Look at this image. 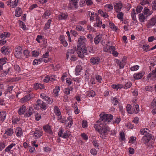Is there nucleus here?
Instances as JSON below:
<instances>
[{"label": "nucleus", "mask_w": 156, "mask_h": 156, "mask_svg": "<svg viewBox=\"0 0 156 156\" xmlns=\"http://www.w3.org/2000/svg\"><path fill=\"white\" fill-rule=\"evenodd\" d=\"M7 59L5 58H2L0 59V64L4 65L6 63Z\"/></svg>", "instance_id": "45"}, {"label": "nucleus", "mask_w": 156, "mask_h": 156, "mask_svg": "<svg viewBox=\"0 0 156 156\" xmlns=\"http://www.w3.org/2000/svg\"><path fill=\"white\" fill-rule=\"evenodd\" d=\"M78 2V0H70L69 5L70 6H69V7L72 8L73 6H75L76 8Z\"/></svg>", "instance_id": "15"}, {"label": "nucleus", "mask_w": 156, "mask_h": 156, "mask_svg": "<svg viewBox=\"0 0 156 156\" xmlns=\"http://www.w3.org/2000/svg\"><path fill=\"white\" fill-rule=\"evenodd\" d=\"M26 107L24 105H22L19 109L18 113L20 115L23 114L25 112L26 110Z\"/></svg>", "instance_id": "27"}, {"label": "nucleus", "mask_w": 156, "mask_h": 156, "mask_svg": "<svg viewBox=\"0 0 156 156\" xmlns=\"http://www.w3.org/2000/svg\"><path fill=\"white\" fill-rule=\"evenodd\" d=\"M10 69L9 68L7 70H3V73H2L1 74V77H3L5 76L8 73Z\"/></svg>", "instance_id": "50"}, {"label": "nucleus", "mask_w": 156, "mask_h": 156, "mask_svg": "<svg viewBox=\"0 0 156 156\" xmlns=\"http://www.w3.org/2000/svg\"><path fill=\"white\" fill-rule=\"evenodd\" d=\"M152 138L151 134H148L147 135H144L142 139V142L144 144H147Z\"/></svg>", "instance_id": "8"}, {"label": "nucleus", "mask_w": 156, "mask_h": 156, "mask_svg": "<svg viewBox=\"0 0 156 156\" xmlns=\"http://www.w3.org/2000/svg\"><path fill=\"white\" fill-rule=\"evenodd\" d=\"M50 12L49 10H47L44 12V14L42 16V17L43 18H47L50 15Z\"/></svg>", "instance_id": "43"}, {"label": "nucleus", "mask_w": 156, "mask_h": 156, "mask_svg": "<svg viewBox=\"0 0 156 156\" xmlns=\"http://www.w3.org/2000/svg\"><path fill=\"white\" fill-rule=\"evenodd\" d=\"M81 70V67L80 66H77L76 68V75L80 74Z\"/></svg>", "instance_id": "39"}, {"label": "nucleus", "mask_w": 156, "mask_h": 156, "mask_svg": "<svg viewBox=\"0 0 156 156\" xmlns=\"http://www.w3.org/2000/svg\"><path fill=\"white\" fill-rule=\"evenodd\" d=\"M149 77H151V76L154 77H156V68L155 69L153 70L152 73H149L148 75Z\"/></svg>", "instance_id": "46"}, {"label": "nucleus", "mask_w": 156, "mask_h": 156, "mask_svg": "<svg viewBox=\"0 0 156 156\" xmlns=\"http://www.w3.org/2000/svg\"><path fill=\"white\" fill-rule=\"evenodd\" d=\"M13 131V129H7L5 130V133L9 136H11L12 135Z\"/></svg>", "instance_id": "37"}, {"label": "nucleus", "mask_w": 156, "mask_h": 156, "mask_svg": "<svg viewBox=\"0 0 156 156\" xmlns=\"http://www.w3.org/2000/svg\"><path fill=\"white\" fill-rule=\"evenodd\" d=\"M150 108L151 109L156 108V101L155 99H154L152 102L151 104Z\"/></svg>", "instance_id": "47"}, {"label": "nucleus", "mask_w": 156, "mask_h": 156, "mask_svg": "<svg viewBox=\"0 0 156 156\" xmlns=\"http://www.w3.org/2000/svg\"><path fill=\"white\" fill-rule=\"evenodd\" d=\"M156 23V17H154L149 20L148 23L147 25V28H151L155 25Z\"/></svg>", "instance_id": "6"}, {"label": "nucleus", "mask_w": 156, "mask_h": 156, "mask_svg": "<svg viewBox=\"0 0 156 156\" xmlns=\"http://www.w3.org/2000/svg\"><path fill=\"white\" fill-rule=\"evenodd\" d=\"M104 7L105 8H108L109 9L108 11L112 10L113 9V5L111 4H106L105 5Z\"/></svg>", "instance_id": "49"}, {"label": "nucleus", "mask_w": 156, "mask_h": 156, "mask_svg": "<svg viewBox=\"0 0 156 156\" xmlns=\"http://www.w3.org/2000/svg\"><path fill=\"white\" fill-rule=\"evenodd\" d=\"M100 121H98L97 122V123L98 124H100V125L98 124H96L94 125V128L96 130H97L99 133V131L100 130L101 128L102 127V126L103 125V122L100 123Z\"/></svg>", "instance_id": "14"}, {"label": "nucleus", "mask_w": 156, "mask_h": 156, "mask_svg": "<svg viewBox=\"0 0 156 156\" xmlns=\"http://www.w3.org/2000/svg\"><path fill=\"white\" fill-rule=\"evenodd\" d=\"M76 28L77 30L80 31H84V29L83 27L79 25L76 26Z\"/></svg>", "instance_id": "53"}, {"label": "nucleus", "mask_w": 156, "mask_h": 156, "mask_svg": "<svg viewBox=\"0 0 156 156\" xmlns=\"http://www.w3.org/2000/svg\"><path fill=\"white\" fill-rule=\"evenodd\" d=\"M44 99L49 104H51L53 102V99L48 96H45L44 98Z\"/></svg>", "instance_id": "38"}, {"label": "nucleus", "mask_w": 156, "mask_h": 156, "mask_svg": "<svg viewBox=\"0 0 156 156\" xmlns=\"http://www.w3.org/2000/svg\"><path fill=\"white\" fill-rule=\"evenodd\" d=\"M122 7V5L121 3H116L114 6V8L116 12H120Z\"/></svg>", "instance_id": "11"}, {"label": "nucleus", "mask_w": 156, "mask_h": 156, "mask_svg": "<svg viewBox=\"0 0 156 156\" xmlns=\"http://www.w3.org/2000/svg\"><path fill=\"white\" fill-rule=\"evenodd\" d=\"M37 105L40 106L41 108L44 110H45L47 108V106L45 103L41 100L39 99L37 101Z\"/></svg>", "instance_id": "9"}, {"label": "nucleus", "mask_w": 156, "mask_h": 156, "mask_svg": "<svg viewBox=\"0 0 156 156\" xmlns=\"http://www.w3.org/2000/svg\"><path fill=\"white\" fill-rule=\"evenodd\" d=\"M139 66L138 65L134 66L130 68L131 70L132 71H136L138 70L139 68Z\"/></svg>", "instance_id": "58"}, {"label": "nucleus", "mask_w": 156, "mask_h": 156, "mask_svg": "<svg viewBox=\"0 0 156 156\" xmlns=\"http://www.w3.org/2000/svg\"><path fill=\"white\" fill-rule=\"evenodd\" d=\"M139 18L140 22H144L145 19V16L143 13H140L139 14Z\"/></svg>", "instance_id": "42"}, {"label": "nucleus", "mask_w": 156, "mask_h": 156, "mask_svg": "<svg viewBox=\"0 0 156 156\" xmlns=\"http://www.w3.org/2000/svg\"><path fill=\"white\" fill-rule=\"evenodd\" d=\"M1 51L3 54L5 55H8L10 52L9 47L7 46H4L2 47Z\"/></svg>", "instance_id": "10"}, {"label": "nucleus", "mask_w": 156, "mask_h": 156, "mask_svg": "<svg viewBox=\"0 0 156 156\" xmlns=\"http://www.w3.org/2000/svg\"><path fill=\"white\" fill-rule=\"evenodd\" d=\"M70 90L69 88H66L65 89L64 93L66 95H68L70 93Z\"/></svg>", "instance_id": "63"}, {"label": "nucleus", "mask_w": 156, "mask_h": 156, "mask_svg": "<svg viewBox=\"0 0 156 156\" xmlns=\"http://www.w3.org/2000/svg\"><path fill=\"white\" fill-rule=\"evenodd\" d=\"M120 139H121L122 140H125V134L124 132H121L120 133Z\"/></svg>", "instance_id": "59"}, {"label": "nucleus", "mask_w": 156, "mask_h": 156, "mask_svg": "<svg viewBox=\"0 0 156 156\" xmlns=\"http://www.w3.org/2000/svg\"><path fill=\"white\" fill-rule=\"evenodd\" d=\"M31 97H30V94L28 95L25 96L23 98H22L20 100V101L22 103H23L28 101L30 100L31 99Z\"/></svg>", "instance_id": "29"}, {"label": "nucleus", "mask_w": 156, "mask_h": 156, "mask_svg": "<svg viewBox=\"0 0 156 156\" xmlns=\"http://www.w3.org/2000/svg\"><path fill=\"white\" fill-rule=\"evenodd\" d=\"M153 12V11H150L149 9L147 7H145L144 9V13L147 16L151 15Z\"/></svg>", "instance_id": "17"}, {"label": "nucleus", "mask_w": 156, "mask_h": 156, "mask_svg": "<svg viewBox=\"0 0 156 156\" xmlns=\"http://www.w3.org/2000/svg\"><path fill=\"white\" fill-rule=\"evenodd\" d=\"M78 48H77V53L79 57L81 58H83L84 57V55H86L89 53H91L93 49L90 47H88L87 48L85 46H83L81 48L79 47L78 46Z\"/></svg>", "instance_id": "1"}, {"label": "nucleus", "mask_w": 156, "mask_h": 156, "mask_svg": "<svg viewBox=\"0 0 156 156\" xmlns=\"http://www.w3.org/2000/svg\"><path fill=\"white\" fill-rule=\"evenodd\" d=\"M51 21V20H48L47 23L45 24V25L44 28L45 29H47L49 28Z\"/></svg>", "instance_id": "52"}, {"label": "nucleus", "mask_w": 156, "mask_h": 156, "mask_svg": "<svg viewBox=\"0 0 156 156\" xmlns=\"http://www.w3.org/2000/svg\"><path fill=\"white\" fill-rule=\"evenodd\" d=\"M86 41V39L83 36H81L78 39V46H79V47L80 46H81L82 45L84 44L85 42ZM78 48V47H77Z\"/></svg>", "instance_id": "12"}, {"label": "nucleus", "mask_w": 156, "mask_h": 156, "mask_svg": "<svg viewBox=\"0 0 156 156\" xmlns=\"http://www.w3.org/2000/svg\"><path fill=\"white\" fill-rule=\"evenodd\" d=\"M95 20L96 22L95 23L94 25V27L100 28L102 27L103 28H105V25L104 24L103 25L102 24V23L98 16H97L96 17Z\"/></svg>", "instance_id": "4"}, {"label": "nucleus", "mask_w": 156, "mask_h": 156, "mask_svg": "<svg viewBox=\"0 0 156 156\" xmlns=\"http://www.w3.org/2000/svg\"><path fill=\"white\" fill-rule=\"evenodd\" d=\"M90 63L93 65H98L100 62V58L98 57H92L90 59Z\"/></svg>", "instance_id": "7"}, {"label": "nucleus", "mask_w": 156, "mask_h": 156, "mask_svg": "<svg viewBox=\"0 0 156 156\" xmlns=\"http://www.w3.org/2000/svg\"><path fill=\"white\" fill-rule=\"evenodd\" d=\"M42 133L43 132L42 130H36L34 132L33 135L35 138H39L42 136Z\"/></svg>", "instance_id": "13"}, {"label": "nucleus", "mask_w": 156, "mask_h": 156, "mask_svg": "<svg viewBox=\"0 0 156 156\" xmlns=\"http://www.w3.org/2000/svg\"><path fill=\"white\" fill-rule=\"evenodd\" d=\"M60 88V87H58L57 88L55 87L53 90V93L55 94V97H56L58 96V93L59 92Z\"/></svg>", "instance_id": "32"}, {"label": "nucleus", "mask_w": 156, "mask_h": 156, "mask_svg": "<svg viewBox=\"0 0 156 156\" xmlns=\"http://www.w3.org/2000/svg\"><path fill=\"white\" fill-rule=\"evenodd\" d=\"M10 35V34L8 32H5L2 34L0 36L1 38L3 39H4L5 38L8 37Z\"/></svg>", "instance_id": "35"}, {"label": "nucleus", "mask_w": 156, "mask_h": 156, "mask_svg": "<svg viewBox=\"0 0 156 156\" xmlns=\"http://www.w3.org/2000/svg\"><path fill=\"white\" fill-rule=\"evenodd\" d=\"M117 12L118 13L117 14V17L118 19L120 20L122 19L123 13L122 12Z\"/></svg>", "instance_id": "51"}, {"label": "nucleus", "mask_w": 156, "mask_h": 156, "mask_svg": "<svg viewBox=\"0 0 156 156\" xmlns=\"http://www.w3.org/2000/svg\"><path fill=\"white\" fill-rule=\"evenodd\" d=\"M143 7L141 5L138 6L136 9V11L138 13L140 12L143 9Z\"/></svg>", "instance_id": "57"}, {"label": "nucleus", "mask_w": 156, "mask_h": 156, "mask_svg": "<svg viewBox=\"0 0 156 156\" xmlns=\"http://www.w3.org/2000/svg\"><path fill=\"white\" fill-rule=\"evenodd\" d=\"M88 94L92 97H94L95 95V92L93 90H90L88 91Z\"/></svg>", "instance_id": "54"}, {"label": "nucleus", "mask_w": 156, "mask_h": 156, "mask_svg": "<svg viewBox=\"0 0 156 156\" xmlns=\"http://www.w3.org/2000/svg\"><path fill=\"white\" fill-rule=\"evenodd\" d=\"M23 54L26 58H28L29 55V52L27 50H25L24 51Z\"/></svg>", "instance_id": "62"}, {"label": "nucleus", "mask_w": 156, "mask_h": 156, "mask_svg": "<svg viewBox=\"0 0 156 156\" xmlns=\"http://www.w3.org/2000/svg\"><path fill=\"white\" fill-rule=\"evenodd\" d=\"M22 55V48L20 46H17L15 48V55L18 58L21 57Z\"/></svg>", "instance_id": "5"}, {"label": "nucleus", "mask_w": 156, "mask_h": 156, "mask_svg": "<svg viewBox=\"0 0 156 156\" xmlns=\"http://www.w3.org/2000/svg\"><path fill=\"white\" fill-rule=\"evenodd\" d=\"M112 102L114 105H116L118 103V101L117 98L115 97H112L111 98Z\"/></svg>", "instance_id": "41"}, {"label": "nucleus", "mask_w": 156, "mask_h": 156, "mask_svg": "<svg viewBox=\"0 0 156 156\" xmlns=\"http://www.w3.org/2000/svg\"><path fill=\"white\" fill-rule=\"evenodd\" d=\"M152 9L153 10H156V1L153 2L152 4Z\"/></svg>", "instance_id": "60"}, {"label": "nucleus", "mask_w": 156, "mask_h": 156, "mask_svg": "<svg viewBox=\"0 0 156 156\" xmlns=\"http://www.w3.org/2000/svg\"><path fill=\"white\" fill-rule=\"evenodd\" d=\"M60 40L61 42V43L64 47L67 46L68 43L65 40V37L63 35H60Z\"/></svg>", "instance_id": "16"}, {"label": "nucleus", "mask_w": 156, "mask_h": 156, "mask_svg": "<svg viewBox=\"0 0 156 156\" xmlns=\"http://www.w3.org/2000/svg\"><path fill=\"white\" fill-rule=\"evenodd\" d=\"M82 126L83 128H85L87 127V121L85 120H83L82 122Z\"/></svg>", "instance_id": "64"}, {"label": "nucleus", "mask_w": 156, "mask_h": 156, "mask_svg": "<svg viewBox=\"0 0 156 156\" xmlns=\"http://www.w3.org/2000/svg\"><path fill=\"white\" fill-rule=\"evenodd\" d=\"M33 110L32 108H29L28 112L25 114V117H28L30 116L33 113Z\"/></svg>", "instance_id": "30"}, {"label": "nucleus", "mask_w": 156, "mask_h": 156, "mask_svg": "<svg viewBox=\"0 0 156 156\" xmlns=\"http://www.w3.org/2000/svg\"><path fill=\"white\" fill-rule=\"evenodd\" d=\"M75 51L74 49H69L67 51V53L66 54V58L67 59H68L70 56H71L73 55H74Z\"/></svg>", "instance_id": "23"}, {"label": "nucleus", "mask_w": 156, "mask_h": 156, "mask_svg": "<svg viewBox=\"0 0 156 156\" xmlns=\"http://www.w3.org/2000/svg\"><path fill=\"white\" fill-rule=\"evenodd\" d=\"M149 130L147 128H144L141 129L140 134L142 135H147L149 134Z\"/></svg>", "instance_id": "25"}, {"label": "nucleus", "mask_w": 156, "mask_h": 156, "mask_svg": "<svg viewBox=\"0 0 156 156\" xmlns=\"http://www.w3.org/2000/svg\"><path fill=\"white\" fill-rule=\"evenodd\" d=\"M68 16L66 13H61L60 15L58 16V18L59 20H65L67 18Z\"/></svg>", "instance_id": "22"}, {"label": "nucleus", "mask_w": 156, "mask_h": 156, "mask_svg": "<svg viewBox=\"0 0 156 156\" xmlns=\"http://www.w3.org/2000/svg\"><path fill=\"white\" fill-rule=\"evenodd\" d=\"M16 135L19 137H20L22 133V130L20 128H18L16 131Z\"/></svg>", "instance_id": "33"}, {"label": "nucleus", "mask_w": 156, "mask_h": 156, "mask_svg": "<svg viewBox=\"0 0 156 156\" xmlns=\"http://www.w3.org/2000/svg\"><path fill=\"white\" fill-rule=\"evenodd\" d=\"M112 115L110 114H104L102 116H100L99 119L101 122H109L113 119Z\"/></svg>", "instance_id": "3"}, {"label": "nucleus", "mask_w": 156, "mask_h": 156, "mask_svg": "<svg viewBox=\"0 0 156 156\" xmlns=\"http://www.w3.org/2000/svg\"><path fill=\"white\" fill-rule=\"evenodd\" d=\"M112 46H109L107 44L104 46L103 48V51L105 52H109L110 53H111V50L112 47Z\"/></svg>", "instance_id": "26"}, {"label": "nucleus", "mask_w": 156, "mask_h": 156, "mask_svg": "<svg viewBox=\"0 0 156 156\" xmlns=\"http://www.w3.org/2000/svg\"><path fill=\"white\" fill-rule=\"evenodd\" d=\"M11 0L10 3H11L10 6L12 8L16 7L18 5V3L19 2V0H15L13 2H11Z\"/></svg>", "instance_id": "36"}, {"label": "nucleus", "mask_w": 156, "mask_h": 156, "mask_svg": "<svg viewBox=\"0 0 156 156\" xmlns=\"http://www.w3.org/2000/svg\"><path fill=\"white\" fill-rule=\"evenodd\" d=\"M70 135V132L68 131H66V132L63 134L62 137L64 138H68Z\"/></svg>", "instance_id": "44"}, {"label": "nucleus", "mask_w": 156, "mask_h": 156, "mask_svg": "<svg viewBox=\"0 0 156 156\" xmlns=\"http://www.w3.org/2000/svg\"><path fill=\"white\" fill-rule=\"evenodd\" d=\"M116 62L118 65H119V67L121 69L123 68L124 67L126 63V62H123L122 61H120L118 60H116Z\"/></svg>", "instance_id": "34"}, {"label": "nucleus", "mask_w": 156, "mask_h": 156, "mask_svg": "<svg viewBox=\"0 0 156 156\" xmlns=\"http://www.w3.org/2000/svg\"><path fill=\"white\" fill-rule=\"evenodd\" d=\"M112 48L111 50V53H112L113 55L115 56H117L118 55V53L116 51H115V48L114 46H113L112 47Z\"/></svg>", "instance_id": "40"}, {"label": "nucleus", "mask_w": 156, "mask_h": 156, "mask_svg": "<svg viewBox=\"0 0 156 156\" xmlns=\"http://www.w3.org/2000/svg\"><path fill=\"white\" fill-rule=\"evenodd\" d=\"M22 11L20 8L18 7L15 10V16L16 17H20L22 14Z\"/></svg>", "instance_id": "19"}, {"label": "nucleus", "mask_w": 156, "mask_h": 156, "mask_svg": "<svg viewBox=\"0 0 156 156\" xmlns=\"http://www.w3.org/2000/svg\"><path fill=\"white\" fill-rule=\"evenodd\" d=\"M132 86V84L130 82L126 83L125 85H124V88L126 89L130 88Z\"/></svg>", "instance_id": "48"}, {"label": "nucleus", "mask_w": 156, "mask_h": 156, "mask_svg": "<svg viewBox=\"0 0 156 156\" xmlns=\"http://www.w3.org/2000/svg\"><path fill=\"white\" fill-rule=\"evenodd\" d=\"M34 88L36 90L39 89H42L44 88V86L43 84H41L37 83L34 85Z\"/></svg>", "instance_id": "31"}, {"label": "nucleus", "mask_w": 156, "mask_h": 156, "mask_svg": "<svg viewBox=\"0 0 156 156\" xmlns=\"http://www.w3.org/2000/svg\"><path fill=\"white\" fill-rule=\"evenodd\" d=\"M87 30H88L90 31H91L92 32H94L96 31L95 30L94 28L92 27L89 25H88L87 26Z\"/></svg>", "instance_id": "55"}, {"label": "nucleus", "mask_w": 156, "mask_h": 156, "mask_svg": "<svg viewBox=\"0 0 156 156\" xmlns=\"http://www.w3.org/2000/svg\"><path fill=\"white\" fill-rule=\"evenodd\" d=\"M102 37L101 34H99L97 35L94 38V41L96 44H97L99 43L101 40Z\"/></svg>", "instance_id": "21"}, {"label": "nucleus", "mask_w": 156, "mask_h": 156, "mask_svg": "<svg viewBox=\"0 0 156 156\" xmlns=\"http://www.w3.org/2000/svg\"><path fill=\"white\" fill-rule=\"evenodd\" d=\"M131 108V106L130 105H128L126 107V110L129 113L131 114L132 112L130 111Z\"/></svg>", "instance_id": "61"}, {"label": "nucleus", "mask_w": 156, "mask_h": 156, "mask_svg": "<svg viewBox=\"0 0 156 156\" xmlns=\"http://www.w3.org/2000/svg\"><path fill=\"white\" fill-rule=\"evenodd\" d=\"M6 115V112L5 111L0 112V116L1 121H3L5 120Z\"/></svg>", "instance_id": "28"}, {"label": "nucleus", "mask_w": 156, "mask_h": 156, "mask_svg": "<svg viewBox=\"0 0 156 156\" xmlns=\"http://www.w3.org/2000/svg\"><path fill=\"white\" fill-rule=\"evenodd\" d=\"M133 110L134 113L137 114L139 112V105L136 103L134 104L133 108Z\"/></svg>", "instance_id": "20"}, {"label": "nucleus", "mask_w": 156, "mask_h": 156, "mask_svg": "<svg viewBox=\"0 0 156 156\" xmlns=\"http://www.w3.org/2000/svg\"><path fill=\"white\" fill-rule=\"evenodd\" d=\"M54 110V113L56 115L58 116L60 115L61 112L60 111L59 109L57 106H55Z\"/></svg>", "instance_id": "24"}, {"label": "nucleus", "mask_w": 156, "mask_h": 156, "mask_svg": "<svg viewBox=\"0 0 156 156\" xmlns=\"http://www.w3.org/2000/svg\"><path fill=\"white\" fill-rule=\"evenodd\" d=\"M32 54L33 56L36 57L39 55V52L38 51H32Z\"/></svg>", "instance_id": "56"}, {"label": "nucleus", "mask_w": 156, "mask_h": 156, "mask_svg": "<svg viewBox=\"0 0 156 156\" xmlns=\"http://www.w3.org/2000/svg\"><path fill=\"white\" fill-rule=\"evenodd\" d=\"M105 124H103L100 130L99 131V133L101 135L100 137L103 139H105L106 135L108 134L110 131V128Z\"/></svg>", "instance_id": "2"}, {"label": "nucleus", "mask_w": 156, "mask_h": 156, "mask_svg": "<svg viewBox=\"0 0 156 156\" xmlns=\"http://www.w3.org/2000/svg\"><path fill=\"white\" fill-rule=\"evenodd\" d=\"M144 74V72H141L135 74L134 75V78L136 80L141 79Z\"/></svg>", "instance_id": "18"}]
</instances>
